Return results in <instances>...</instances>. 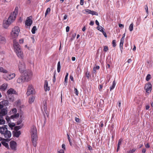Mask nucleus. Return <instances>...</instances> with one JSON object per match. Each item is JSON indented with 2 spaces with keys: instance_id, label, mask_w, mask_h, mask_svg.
<instances>
[{
  "instance_id": "1",
  "label": "nucleus",
  "mask_w": 153,
  "mask_h": 153,
  "mask_svg": "<svg viewBox=\"0 0 153 153\" xmlns=\"http://www.w3.org/2000/svg\"><path fill=\"white\" fill-rule=\"evenodd\" d=\"M31 134L32 143L34 146L36 147L37 139V133L36 128L34 126H33L31 128Z\"/></svg>"
},
{
  "instance_id": "2",
  "label": "nucleus",
  "mask_w": 153,
  "mask_h": 153,
  "mask_svg": "<svg viewBox=\"0 0 153 153\" xmlns=\"http://www.w3.org/2000/svg\"><path fill=\"white\" fill-rule=\"evenodd\" d=\"M13 46L14 51L17 56L20 58H22L23 57V55L21 50V47L18 43L15 40H13Z\"/></svg>"
},
{
  "instance_id": "3",
  "label": "nucleus",
  "mask_w": 153,
  "mask_h": 153,
  "mask_svg": "<svg viewBox=\"0 0 153 153\" xmlns=\"http://www.w3.org/2000/svg\"><path fill=\"white\" fill-rule=\"evenodd\" d=\"M0 133L2 136L6 139L9 138L11 136V132L8 130L6 126L5 125L2 127L0 126Z\"/></svg>"
},
{
  "instance_id": "4",
  "label": "nucleus",
  "mask_w": 153,
  "mask_h": 153,
  "mask_svg": "<svg viewBox=\"0 0 153 153\" xmlns=\"http://www.w3.org/2000/svg\"><path fill=\"white\" fill-rule=\"evenodd\" d=\"M20 32L19 27L18 26H15L12 28L10 33V36L12 39L16 38L19 35Z\"/></svg>"
},
{
  "instance_id": "5",
  "label": "nucleus",
  "mask_w": 153,
  "mask_h": 153,
  "mask_svg": "<svg viewBox=\"0 0 153 153\" xmlns=\"http://www.w3.org/2000/svg\"><path fill=\"white\" fill-rule=\"evenodd\" d=\"M22 75L27 82L30 81L32 76V73L31 71L29 70H26Z\"/></svg>"
},
{
  "instance_id": "6",
  "label": "nucleus",
  "mask_w": 153,
  "mask_h": 153,
  "mask_svg": "<svg viewBox=\"0 0 153 153\" xmlns=\"http://www.w3.org/2000/svg\"><path fill=\"white\" fill-rule=\"evenodd\" d=\"M18 68L20 73L22 74L26 70L25 64L23 61L19 62L18 65Z\"/></svg>"
},
{
  "instance_id": "7",
  "label": "nucleus",
  "mask_w": 153,
  "mask_h": 153,
  "mask_svg": "<svg viewBox=\"0 0 153 153\" xmlns=\"http://www.w3.org/2000/svg\"><path fill=\"white\" fill-rule=\"evenodd\" d=\"M18 13V7H16L14 11L10 14L8 19H15Z\"/></svg>"
},
{
  "instance_id": "8",
  "label": "nucleus",
  "mask_w": 153,
  "mask_h": 153,
  "mask_svg": "<svg viewBox=\"0 0 153 153\" xmlns=\"http://www.w3.org/2000/svg\"><path fill=\"white\" fill-rule=\"evenodd\" d=\"M14 20H4L3 22V26L4 28H7L10 24L13 22Z\"/></svg>"
},
{
  "instance_id": "9",
  "label": "nucleus",
  "mask_w": 153,
  "mask_h": 153,
  "mask_svg": "<svg viewBox=\"0 0 153 153\" xmlns=\"http://www.w3.org/2000/svg\"><path fill=\"white\" fill-rule=\"evenodd\" d=\"M4 78L7 81L15 77V74L12 73L10 74H4L3 75Z\"/></svg>"
},
{
  "instance_id": "10",
  "label": "nucleus",
  "mask_w": 153,
  "mask_h": 153,
  "mask_svg": "<svg viewBox=\"0 0 153 153\" xmlns=\"http://www.w3.org/2000/svg\"><path fill=\"white\" fill-rule=\"evenodd\" d=\"M10 146L12 150L16 151V143L14 141H11L10 143Z\"/></svg>"
},
{
  "instance_id": "11",
  "label": "nucleus",
  "mask_w": 153,
  "mask_h": 153,
  "mask_svg": "<svg viewBox=\"0 0 153 153\" xmlns=\"http://www.w3.org/2000/svg\"><path fill=\"white\" fill-rule=\"evenodd\" d=\"M144 88L146 92L149 93L152 90V85L150 82H148Z\"/></svg>"
},
{
  "instance_id": "12",
  "label": "nucleus",
  "mask_w": 153,
  "mask_h": 153,
  "mask_svg": "<svg viewBox=\"0 0 153 153\" xmlns=\"http://www.w3.org/2000/svg\"><path fill=\"white\" fill-rule=\"evenodd\" d=\"M34 92V89L32 87V85H29L27 89V96L33 94Z\"/></svg>"
},
{
  "instance_id": "13",
  "label": "nucleus",
  "mask_w": 153,
  "mask_h": 153,
  "mask_svg": "<svg viewBox=\"0 0 153 153\" xmlns=\"http://www.w3.org/2000/svg\"><path fill=\"white\" fill-rule=\"evenodd\" d=\"M19 116V114L17 113L15 114L14 115H11L10 117L8 116H7L5 118L6 120L8 122H9L10 119H13L14 118H17Z\"/></svg>"
},
{
  "instance_id": "14",
  "label": "nucleus",
  "mask_w": 153,
  "mask_h": 153,
  "mask_svg": "<svg viewBox=\"0 0 153 153\" xmlns=\"http://www.w3.org/2000/svg\"><path fill=\"white\" fill-rule=\"evenodd\" d=\"M7 94L8 96L13 94H17V93L15 90L12 88H10L8 89L7 91Z\"/></svg>"
},
{
  "instance_id": "15",
  "label": "nucleus",
  "mask_w": 153,
  "mask_h": 153,
  "mask_svg": "<svg viewBox=\"0 0 153 153\" xmlns=\"http://www.w3.org/2000/svg\"><path fill=\"white\" fill-rule=\"evenodd\" d=\"M26 82V81L23 77L22 74L17 80V82L19 83H22Z\"/></svg>"
},
{
  "instance_id": "16",
  "label": "nucleus",
  "mask_w": 153,
  "mask_h": 153,
  "mask_svg": "<svg viewBox=\"0 0 153 153\" xmlns=\"http://www.w3.org/2000/svg\"><path fill=\"white\" fill-rule=\"evenodd\" d=\"M7 108H3L0 110V117H2L7 114Z\"/></svg>"
},
{
  "instance_id": "17",
  "label": "nucleus",
  "mask_w": 153,
  "mask_h": 153,
  "mask_svg": "<svg viewBox=\"0 0 153 153\" xmlns=\"http://www.w3.org/2000/svg\"><path fill=\"white\" fill-rule=\"evenodd\" d=\"M7 86L8 84L7 83H4L0 86V90L2 91H4L7 89Z\"/></svg>"
},
{
  "instance_id": "18",
  "label": "nucleus",
  "mask_w": 153,
  "mask_h": 153,
  "mask_svg": "<svg viewBox=\"0 0 153 153\" xmlns=\"http://www.w3.org/2000/svg\"><path fill=\"white\" fill-rule=\"evenodd\" d=\"M44 87L46 91H49L50 90V88L48 86V83L47 80H45V85Z\"/></svg>"
},
{
  "instance_id": "19",
  "label": "nucleus",
  "mask_w": 153,
  "mask_h": 153,
  "mask_svg": "<svg viewBox=\"0 0 153 153\" xmlns=\"http://www.w3.org/2000/svg\"><path fill=\"white\" fill-rule=\"evenodd\" d=\"M6 42L5 38L1 36H0V44H4Z\"/></svg>"
},
{
  "instance_id": "20",
  "label": "nucleus",
  "mask_w": 153,
  "mask_h": 153,
  "mask_svg": "<svg viewBox=\"0 0 153 153\" xmlns=\"http://www.w3.org/2000/svg\"><path fill=\"white\" fill-rule=\"evenodd\" d=\"M100 28V27H97V29L98 30H100L101 32H102V34H103V35L105 37H107V35H106V33L104 32V30H103V28L101 26L100 27V28H101V30H100V29L98 28Z\"/></svg>"
},
{
  "instance_id": "21",
  "label": "nucleus",
  "mask_w": 153,
  "mask_h": 153,
  "mask_svg": "<svg viewBox=\"0 0 153 153\" xmlns=\"http://www.w3.org/2000/svg\"><path fill=\"white\" fill-rule=\"evenodd\" d=\"M32 20H26L25 21V25L27 26H30L32 23Z\"/></svg>"
},
{
  "instance_id": "22",
  "label": "nucleus",
  "mask_w": 153,
  "mask_h": 153,
  "mask_svg": "<svg viewBox=\"0 0 153 153\" xmlns=\"http://www.w3.org/2000/svg\"><path fill=\"white\" fill-rule=\"evenodd\" d=\"M0 72H1L3 73L7 74L8 73V71L4 68L3 67H0Z\"/></svg>"
},
{
  "instance_id": "23",
  "label": "nucleus",
  "mask_w": 153,
  "mask_h": 153,
  "mask_svg": "<svg viewBox=\"0 0 153 153\" xmlns=\"http://www.w3.org/2000/svg\"><path fill=\"white\" fill-rule=\"evenodd\" d=\"M21 134V131H16L14 133V135L16 137H18Z\"/></svg>"
},
{
  "instance_id": "24",
  "label": "nucleus",
  "mask_w": 153,
  "mask_h": 153,
  "mask_svg": "<svg viewBox=\"0 0 153 153\" xmlns=\"http://www.w3.org/2000/svg\"><path fill=\"white\" fill-rule=\"evenodd\" d=\"M116 85V82L114 80L113 82L112 85L110 87V91L113 89L115 88Z\"/></svg>"
},
{
  "instance_id": "25",
  "label": "nucleus",
  "mask_w": 153,
  "mask_h": 153,
  "mask_svg": "<svg viewBox=\"0 0 153 153\" xmlns=\"http://www.w3.org/2000/svg\"><path fill=\"white\" fill-rule=\"evenodd\" d=\"M124 41L120 40V50L121 51V52L122 53L123 51V45L124 43Z\"/></svg>"
},
{
  "instance_id": "26",
  "label": "nucleus",
  "mask_w": 153,
  "mask_h": 153,
  "mask_svg": "<svg viewBox=\"0 0 153 153\" xmlns=\"http://www.w3.org/2000/svg\"><path fill=\"white\" fill-rule=\"evenodd\" d=\"M61 65L60 62L59 61L57 64V71L58 73H59L60 71Z\"/></svg>"
},
{
  "instance_id": "27",
  "label": "nucleus",
  "mask_w": 153,
  "mask_h": 153,
  "mask_svg": "<svg viewBox=\"0 0 153 153\" xmlns=\"http://www.w3.org/2000/svg\"><path fill=\"white\" fill-rule=\"evenodd\" d=\"M43 109H44L45 112L46 114H47V113L48 112V111L47 109V105H46V102H45V103H44V106H43Z\"/></svg>"
},
{
  "instance_id": "28",
  "label": "nucleus",
  "mask_w": 153,
  "mask_h": 153,
  "mask_svg": "<svg viewBox=\"0 0 153 153\" xmlns=\"http://www.w3.org/2000/svg\"><path fill=\"white\" fill-rule=\"evenodd\" d=\"M100 68V67L99 66H96V67H94L93 71V73L94 74L96 73V69L98 70Z\"/></svg>"
},
{
  "instance_id": "29",
  "label": "nucleus",
  "mask_w": 153,
  "mask_h": 153,
  "mask_svg": "<svg viewBox=\"0 0 153 153\" xmlns=\"http://www.w3.org/2000/svg\"><path fill=\"white\" fill-rule=\"evenodd\" d=\"M134 24L133 23H131L129 27V29L130 31H132L133 30Z\"/></svg>"
},
{
  "instance_id": "30",
  "label": "nucleus",
  "mask_w": 153,
  "mask_h": 153,
  "mask_svg": "<svg viewBox=\"0 0 153 153\" xmlns=\"http://www.w3.org/2000/svg\"><path fill=\"white\" fill-rule=\"evenodd\" d=\"M5 121L3 119L2 117H0V124L2 125L5 123Z\"/></svg>"
},
{
  "instance_id": "31",
  "label": "nucleus",
  "mask_w": 153,
  "mask_h": 153,
  "mask_svg": "<svg viewBox=\"0 0 153 153\" xmlns=\"http://www.w3.org/2000/svg\"><path fill=\"white\" fill-rule=\"evenodd\" d=\"M35 98L33 97H32L30 98L29 100V103H32L33 102Z\"/></svg>"
},
{
  "instance_id": "32",
  "label": "nucleus",
  "mask_w": 153,
  "mask_h": 153,
  "mask_svg": "<svg viewBox=\"0 0 153 153\" xmlns=\"http://www.w3.org/2000/svg\"><path fill=\"white\" fill-rule=\"evenodd\" d=\"M89 12H90V14H92V15H98V13L95 11H91V10H88Z\"/></svg>"
},
{
  "instance_id": "33",
  "label": "nucleus",
  "mask_w": 153,
  "mask_h": 153,
  "mask_svg": "<svg viewBox=\"0 0 153 153\" xmlns=\"http://www.w3.org/2000/svg\"><path fill=\"white\" fill-rule=\"evenodd\" d=\"M68 73H66V75L65 77V84H67V80H68Z\"/></svg>"
},
{
  "instance_id": "34",
  "label": "nucleus",
  "mask_w": 153,
  "mask_h": 153,
  "mask_svg": "<svg viewBox=\"0 0 153 153\" xmlns=\"http://www.w3.org/2000/svg\"><path fill=\"white\" fill-rule=\"evenodd\" d=\"M37 29L36 28V27L35 26H34L33 27L32 30L31 32L33 34H35V31Z\"/></svg>"
},
{
  "instance_id": "35",
  "label": "nucleus",
  "mask_w": 153,
  "mask_h": 153,
  "mask_svg": "<svg viewBox=\"0 0 153 153\" xmlns=\"http://www.w3.org/2000/svg\"><path fill=\"white\" fill-rule=\"evenodd\" d=\"M51 9L49 7L47 9V10H46L45 12V16H46L48 13H50V12L51 11Z\"/></svg>"
},
{
  "instance_id": "36",
  "label": "nucleus",
  "mask_w": 153,
  "mask_h": 153,
  "mask_svg": "<svg viewBox=\"0 0 153 153\" xmlns=\"http://www.w3.org/2000/svg\"><path fill=\"white\" fill-rule=\"evenodd\" d=\"M67 138H68V140L71 146H72L71 140V139L70 138V136H69V135L68 134H67Z\"/></svg>"
},
{
  "instance_id": "37",
  "label": "nucleus",
  "mask_w": 153,
  "mask_h": 153,
  "mask_svg": "<svg viewBox=\"0 0 153 153\" xmlns=\"http://www.w3.org/2000/svg\"><path fill=\"white\" fill-rule=\"evenodd\" d=\"M151 78V75L150 74H148L146 78V80L148 81Z\"/></svg>"
},
{
  "instance_id": "38",
  "label": "nucleus",
  "mask_w": 153,
  "mask_h": 153,
  "mask_svg": "<svg viewBox=\"0 0 153 153\" xmlns=\"http://www.w3.org/2000/svg\"><path fill=\"white\" fill-rule=\"evenodd\" d=\"M21 103V101L20 100H18L15 102V104L16 106H18L20 105Z\"/></svg>"
},
{
  "instance_id": "39",
  "label": "nucleus",
  "mask_w": 153,
  "mask_h": 153,
  "mask_svg": "<svg viewBox=\"0 0 153 153\" xmlns=\"http://www.w3.org/2000/svg\"><path fill=\"white\" fill-rule=\"evenodd\" d=\"M22 127V126H17L15 127V130L16 131H17L21 128Z\"/></svg>"
},
{
  "instance_id": "40",
  "label": "nucleus",
  "mask_w": 153,
  "mask_h": 153,
  "mask_svg": "<svg viewBox=\"0 0 153 153\" xmlns=\"http://www.w3.org/2000/svg\"><path fill=\"white\" fill-rule=\"evenodd\" d=\"M1 143L5 147H8V145L7 143L4 142H2Z\"/></svg>"
},
{
  "instance_id": "41",
  "label": "nucleus",
  "mask_w": 153,
  "mask_h": 153,
  "mask_svg": "<svg viewBox=\"0 0 153 153\" xmlns=\"http://www.w3.org/2000/svg\"><path fill=\"white\" fill-rule=\"evenodd\" d=\"M17 111V109L15 108H13L12 110V112L13 113L16 114Z\"/></svg>"
},
{
  "instance_id": "42",
  "label": "nucleus",
  "mask_w": 153,
  "mask_h": 153,
  "mask_svg": "<svg viewBox=\"0 0 153 153\" xmlns=\"http://www.w3.org/2000/svg\"><path fill=\"white\" fill-rule=\"evenodd\" d=\"M56 73V71H55L54 73V76L53 77V82H55L56 81V77H55V74Z\"/></svg>"
},
{
  "instance_id": "43",
  "label": "nucleus",
  "mask_w": 153,
  "mask_h": 153,
  "mask_svg": "<svg viewBox=\"0 0 153 153\" xmlns=\"http://www.w3.org/2000/svg\"><path fill=\"white\" fill-rule=\"evenodd\" d=\"M10 101L13 102L14 100V98L13 97H10L9 96L8 97Z\"/></svg>"
},
{
  "instance_id": "44",
  "label": "nucleus",
  "mask_w": 153,
  "mask_h": 153,
  "mask_svg": "<svg viewBox=\"0 0 153 153\" xmlns=\"http://www.w3.org/2000/svg\"><path fill=\"white\" fill-rule=\"evenodd\" d=\"M85 76L88 79L89 78V72L88 71H87L85 73Z\"/></svg>"
},
{
  "instance_id": "45",
  "label": "nucleus",
  "mask_w": 153,
  "mask_h": 153,
  "mask_svg": "<svg viewBox=\"0 0 153 153\" xmlns=\"http://www.w3.org/2000/svg\"><path fill=\"white\" fill-rule=\"evenodd\" d=\"M108 50V48L107 46H105L104 47L103 51L105 52H107Z\"/></svg>"
},
{
  "instance_id": "46",
  "label": "nucleus",
  "mask_w": 153,
  "mask_h": 153,
  "mask_svg": "<svg viewBox=\"0 0 153 153\" xmlns=\"http://www.w3.org/2000/svg\"><path fill=\"white\" fill-rule=\"evenodd\" d=\"M112 44L113 45V46L114 47H115L116 45V40H113L112 41Z\"/></svg>"
},
{
  "instance_id": "47",
  "label": "nucleus",
  "mask_w": 153,
  "mask_h": 153,
  "mask_svg": "<svg viewBox=\"0 0 153 153\" xmlns=\"http://www.w3.org/2000/svg\"><path fill=\"white\" fill-rule=\"evenodd\" d=\"M78 91L77 90V89L75 88H74V93L76 95H78Z\"/></svg>"
},
{
  "instance_id": "48",
  "label": "nucleus",
  "mask_w": 153,
  "mask_h": 153,
  "mask_svg": "<svg viewBox=\"0 0 153 153\" xmlns=\"http://www.w3.org/2000/svg\"><path fill=\"white\" fill-rule=\"evenodd\" d=\"M125 36V33H124V34H123L122 37L121 38L120 40L124 41Z\"/></svg>"
},
{
  "instance_id": "49",
  "label": "nucleus",
  "mask_w": 153,
  "mask_h": 153,
  "mask_svg": "<svg viewBox=\"0 0 153 153\" xmlns=\"http://www.w3.org/2000/svg\"><path fill=\"white\" fill-rule=\"evenodd\" d=\"M22 122V120H18V121H17V124L18 125H19Z\"/></svg>"
},
{
  "instance_id": "50",
  "label": "nucleus",
  "mask_w": 153,
  "mask_h": 153,
  "mask_svg": "<svg viewBox=\"0 0 153 153\" xmlns=\"http://www.w3.org/2000/svg\"><path fill=\"white\" fill-rule=\"evenodd\" d=\"M76 70V73H79L80 72V68L78 67L77 68Z\"/></svg>"
},
{
  "instance_id": "51",
  "label": "nucleus",
  "mask_w": 153,
  "mask_h": 153,
  "mask_svg": "<svg viewBox=\"0 0 153 153\" xmlns=\"http://www.w3.org/2000/svg\"><path fill=\"white\" fill-rule=\"evenodd\" d=\"M119 26L121 28H123L124 27V26L123 25L121 24H119Z\"/></svg>"
},
{
  "instance_id": "52",
  "label": "nucleus",
  "mask_w": 153,
  "mask_h": 153,
  "mask_svg": "<svg viewBox=\"0 0 153 153\" xmlns=\"http://www.w3.org/2000/svg\"><path fill=\"white\" fill-rule=\"evenodd\" d=\"M58 153H64V150L63 149H61L58 152Z\"/></svg>"
},
{
  "instance_id": "53",
  "label": "nucleus",
  "mask_w": 153,
  "mask_h": 153,
  "mask_svg": "<svg viewBox=\"0 0 153 153\" xmlns=\"http://www.w3.org/2000/svg\"><path fill=\"white\" fill-rule=\"evenodd\" d=\"M122 142V140L121 139H120V140H119V141H118V145H121V144Z\"/></svg>"
},
{
  "instance_id": "54",
  "label": "nucleus",
  "mask_w": 153,
  "mask_h": 153,
  "mask_svg": "<svg viewBox=\"0 0 153 153\" xmlns=\"http://www.w3.org/2000/svg\"><path fill=\"white\" fill-rule=\"evenodd\" d=\"M75 121L77 122H79V119L76 117H75Z\"/></svg>"
},
{
  "instance_id": "55",
  "label": "nucleus",
  "mask_w": 153,
  "mask_h": 153,
  "mask_svg": "<svg viewBox=\"0 0 153 153\" xmlns=\"http://www.w3.org/2000/svg\"><path fill=\"white\" fill-rule=\"evenodd\" d=\"M84 2V0H80V4L81 5H82L83 4Z\"/></svg>"
},
{
  "instance_id": "56",
  "label": "nucleus",
  "mask_w": 153,
  "mask_h": 153,
  "mask_svg": "<svg viewBox=\"0 0 153 153\" xmlns=\"http://www.w3.org/2000/svg\"><path fill=\"white\" fill-rule=\"evenodd\" d=\"M3 102H4V103H3V104H4V105H5V104H6V105H8V101H7V100H6V101H3Z\"/></svg>"
},
{
  "instance_id": "57",
  "label": "nucleus",
  "mask_w": 153,
  "mask_h": 153,
  "mask_svg": "<svg viewBox=\"0 0 153 153\" xmlns=\"http://www.w3.org/2000/svg\"><path fill=\"white\" fill-rule=\"evenodd\" d=\"M19 42L20 44H22L24 42V40L23 39H20L19 40Z\"/></svg>"
},
{
  "instance_id": "58",
  "label": "nucleus",
  "mask_w": 153,
  "mask_h": 153,
  "mask_svg": "<svg viewBox=\"0 0 153 153\" xmlns=\"http://www.w3.org/2000/svg\"><path fill=\"white\" fill-rule=\"evenodd\" d=\"M135 151V149H133L131 150L128 153H134Z\"/></svg>"
},
{
  "instance_id": "59",
  "label": "nucleus",
  "mask_w": 153,
  "mask_h": 153,
  "mask_svg": "<svg viewBox=\"0 0 153 153\" xmlns=\"http://www.w3.org/2000/svg\"><path fill=\"white\" fill-rule=\"evenodd\" d=\"M69 29H70V27L69 26H67L66 27V31L67 32H69Z\"/></svg>"
},
{
  "instance_id": "60",
  "label": "nucleus",
  "mask_w": 153,
  "mask_h": 153,
  "mask_svg": "<svg viewBox=\"0 0 153 153\" xmlns=\"http://www.w3.org/2000/svg\"><path fill=\"white\" fill-rule=\"evenodd\" d=\"M117 105L119 108L120 107L121 101H118Z\"/></svg>"
},
{
  "instance_id": "61",
  "label": "nucleus",
  "mask_w": 153,
  "mask_h": 153,
  "mask_svg": "<svg viewBox=\"0 0 153 153\" xmlns=\"http://www.w3.org/2000/svg\"><path fill=\"white\" fill-rule=\"evenodd\" d=\"M145 147L146 148H149L150 147V145H149V143H147L145 145Z\"/></svg>"
},
{
  "instance_id": "62",
  "label": "nucleus",
  "mask_w": 153,
  "mask_h": 153,
  "mask_svg": "<svg viewBox=\"0 0 153 153\" xmlns=\"http://www.w3.org/2000/svg\"><path fill=\"white\" fill-rule=\"evenodd\" d=\"M62 148L64 149L63 150H65V145L64 144H63L62 145Z\"/></svg>"
},
{
  "instance_id": "63",
  "label": "nucleus",
  "mask_w": 153,
  "mask_h": 153,
  "mask_svg": "<svg viewBox=\"0 0 153 153\" xmlns=\"http://www.w3.org/2000/svg\"><path fill=\"white\" fill-rule=\"evenodd\" d=\"M94 22L93 21H91L89 23V25H94Z\"/></svg>"
},
{
  "instance_id": "64",
  "label": "nucleus",
  "mask_w": 153,
  "mask_h": 153,
  "mask_svg": "<svg viewBox=\"0 0 153 153\" xmlns=\"http://www.w3.org/2000/svg\"><path fill=\"white\" fill-rule=\"evenodd\" d=\"M95 23L98 26H99V23L97 20H96Z\"/></svg>"
}]
</instances>
